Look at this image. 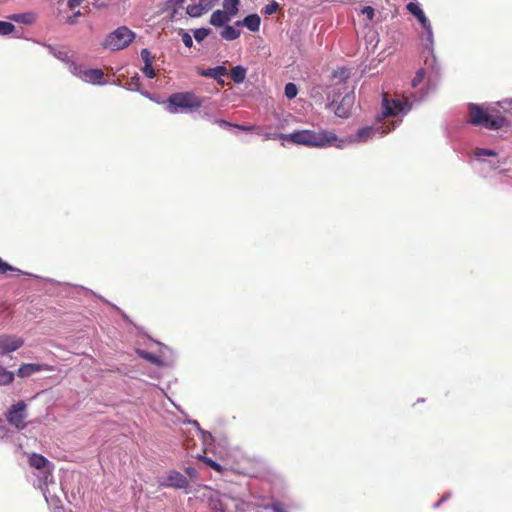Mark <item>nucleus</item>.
Listing matches in <instances>:
<instances>
[{
	"label": "nucleus",
	"instance_id": "nucleus-10",
	"mask_svg": "<svg viewBox=\"0 0 512 512\" xmlns=\"http://www.w3.org/2000/svg\"><path fill=\"white\" fill-rule=\"evenodd\" d=\"M407 102L400 99L389 100L387 94L383 97V114L384 116H396L404 110Z\"/></svg>",
	"mask_w": 512,
	"mask_h": 512
},
{
	"label": "nucleus",
	"instance_id": "nucleus-28",
	"mask_svg": "<svg viewBox=\"0 0 512 512\" xmlns=\"http://www.w3.org/2000/svg\"><path fill=\"white\" fill-rule=\"evenodd\" d=\"M10 272H16L19 274L21 271L15 267L9 265L2 258H0V274L7 275Z\"/></svg>",
	"mask_w": 512,
	"mask_h": 512
},
{
	"label": "nucleus",
	"instance_id": "nucleus-38",
	"mask_svg": "<svg viewBox=\"0 0 512 512\" xmlns=\"http://www.w3.org/2000/svg\"><path fill=\"white\" fill-rule=\"evenodd\" d=\"M425 71L424 69H419L412 80V85L416 87L419 83H421L424 79Z\"/></svg>",
	"mask_w": 512,
	"mask_h": 512
},
{
	"label": "nucleus",
	"instance_id": "nucleus-27",
	"mask_svg": "<svg viewBox=\"0 0 512 512\" xmlns=\"http://www.w3.org/2000/svg\"><path fill=\"white\" fill-rule=\"evenodd\" d=\"M375 133V129L372 127H364L362 129H359L357 132V137L361 141H366L368 138L372 137V135Z\"/></svg>",
	"mask_w": 512,
	"mask_h": 512
},
{
	"label": "nucleus",
	"instance_id": "nucleus-42",
	"mask_svg": "<svg viewBox=\"0 0 512 512\" xmlns=\"http://www.w3.org/2000/svg\"><path fill=\"white\" fill-rule=\"evenodd\" d=\"M82 14L80 11H77L75 12L73 15L67 17L66 19V23L67 24H70V25H74L75 23H77V19L78 17H80Z\"/></svg>",
	"mask_w": 512,
	"mask_h": 512
},
{
	"label": "nucleus",
	"instance_id": "nucleus-13",
	"mask_svg": "<svg viewBox=\"0 0 512 512\" xmlns=\"http://www.w3.org/2000/svg\"><path fill=\"white\" fill-rule=\"evenodd\" d=\"M155 344L158 346L157 354L159 359L166 361L165 363H161V367L172 366L175 362V355L173 350L160 342H155Z\"/></svg>",
	"mask_w": 512,
	"mask_h": 512
},
{
	"label": "nucleus",
	"instance_id": "nucleus-8",
	"mask_svg": "<svg viewBox=\"0 0 512 512\" xmlns=\"http://www.w3.org/2000/svg\"><path fill=\"white\" fill-rule=\"evenodd\" d=\"M72 67L73 75L92 84L100 83L104 77V72L98 68L82 70L81 66L76 63H72Z\"/></svg>",
	"mask_w": 512,
	"mask_h": 512
},
{
	"label": "nucleus",
	"instance_id": "nucleus-20",
	"mask_svg": "<svg viewBox=\"0 0 512 512\" xmlns=\"http://www.w3.org/2000/svg\"><path fill=\"white\" fill-rule=\"evenodd\" d=\"M246 68L243 66H235L230 71V76L236 84L242 83L246 78Z\"/></svg>",
	"mask_w": 512,
	"mask_h": 512
},
{
	"label": "nucleus",
	"instance_id": "nucleus-25",
	"mask_svg": "<svg viewBox=\"0 0 512 512\" xmlns=\"http://www.w3.org/2000/svg\"><path fill=\"white\" fill-rule=\"evenodd\" d=\"M349 77L350 71L345 67L338 68L333 72V78L339 79L340 82H345Z\"/></svg>",
	"mask_w": 512,
	"mask_h": 512
},
{
	"label": "nucleus",
	"instance_id": "nucleus-36",
	"mask_svg": "<svg viewBox=\"0 0 512 512\" xmlns=\"http://www.w3.org/2000/svg\"><path fill=\"white\" fill-rule=\"evenodd\" d=\"M185 0H167V7L173 9L175 13L178 8L183 6Z\"/></svg>",
	"mask_w": 512,
	"mask_h": 512
},
{
	"label": "nucleus",
	"instance_id": "nucleus-47",
	"mask_svg": "<svg viewBox=\"0 0 512 512\" xmlns=\"http://www.w3.org/2000/svg\"><path fill=\"white\" fill-rule=\"evenodd\" d=\"M449 497V494H447L446 496H444L439 502L435 503L434 507H438L440 505V503L442 501H444L445 499H447Z\"/></svg>",
	"mask_w": 512,
	"mask_h": 512
},
{
	"label": "nucleus",
	"instance_id": "nucleus-32",
	"mask_svg": "<svg viewBox=\"0 0 512 512\" xmlns=\"http://www.w3.org/2000/svg\"><path fill=\"white\" fill-rule=\"evenodd\" d=\"M218 2L219 0H199V5L203 13H206L210 11Z\"/></svg>",
	"mask_w": 512,
	"mask_h": 512
},
{
	"label": "nucleus",
	"instance_id": "nucleus-18",
	"mask_svg": "<svg viewBox=\"0 0 512 512\" xmlns=\"http://www.w3.org/2000/svg\"><path fill=\"white\" fill-rule=\"evenodd\" d=\"M199 74L204 77H210L219 81V78L227 75V69L225 66H216L206 70L199 71Z\"/></svg>",
	"mask_w": 512,
	"mask_h": 512
},
{
	"label": "nucleus",
	"instance_id": "nucleus-5",
	"mask_svg": "<svg viewBox=\"0 0 512 512\" xmlns=\"http://www.w3.org/2000/svg\"><path fill=\"white\" fill-rule=\"evenodd\" d=\"M168 111L170 113H178L179 110H194L202 105V100L192 92H178L169 96Z\"/></svg>",
	"mask_w": 512,
	"mask_h": 512
},
{
	"label": "nucleus",
	"instance_id": "nucleus-48",
	"mask_svg": "<svg viewBox=\"0 0 512 512\" xmlns=\"http://www.w3.org/2000/svg\"><path fill=\"white\" fill-rule=\"evenodd\" d=\"M192 424L199 429V424L197 421H193Z\"/></svg>",
	"mask_w": 512,
	"mask_h": 512
},
{
	"label": "nucleus",
	"instance_id": "nucleus-11",
	"mask_svg": "<svg viewBox=\"0 0 512 512\" xmlns=\"http://www.w3.org/2000/svg\"><path fill=\"white\" fill-rule=\"evenodd\" d=\"M354 95L346 94L335 109V114L341 118H348L354 105Z\"/></svg>",
	"mask_w": 512,
	"mask_h": 512
},
{
	"label": "nucleus",
	"instance_id": "nucleus-4",
	"mask_svg": "<svg viewBox=\"0 0 512 512\" xmlns=\"http://www.w3.org/2000/svg\"><path fill=\"white\" fill-rule=\"evenodd\" d=\"M211 504L213 512H262L267 508L228 495H223L217 500H212Z\"/></svg>",
	"mask_w": 512,
	"mask_h": 512
},
{
	"label": "nucleus",
	"instance_id": "nucleus-7",
	"mask_svg": "<svg viewBox=\"0 0 512 512\" xmlns=\"http://www.w3.org/2000/svg\"><path fill=\"white\" fill-rule=\"evenodd\" d=\"M7 421L15 428L21 430L26 426V404L22 401L13 404L6 414Z\"/></svg>",
	"mask_w": 512,
	"mask_h": 512
},
{
	"label": "nucleus",
	"instance_id": "nucleus-26",
	"mask_svg": "<svg viewBox=\"0 0 512 512\" xmlns=\"http://www.w3.org/2000/svg\"><path fill=\"white\" fill-rule=\"evenodd\" d=\"M186 13L193 18L200 17L204 14L199 3L188 5L186 8Z\"/></svg>",
	"mask_w": 512,
	"mask_h": 512
},
{
	"label": "nucleus",
	"instance_id": "nucleus-30",
	"mask_svg": "<svg viewBox=\"0 0 512 512\" xmlns=\"http://www.w3.org/2000/svg\"><path fill=\"white\" fill-rule=\"evenodd\" d=\"M211 33V29L209 28H199L194 31V38L197 42L203 41L209 34Z\"/></svg>",
	"mask_w": 512,
	"mask_h": 512
},
{
	"label": "nucleus",
	"instance_id": "nucleus-33",
	"mask_svg": "<svg viewBox=\"0 0 512 512\" xmlns=\"http://www.w3.org/2000/svg\"><path fill=\"white\" fill-rule=\"evenodd\" d=\"M141 58L144 61V65L153 64L154 56L147 48H143L140 52Z\"/></svg>",
	"mask_w": 512,
	"mask_h": 512
},
{
	"label": "nucleus",
	"instance_id": "nucleus-6",
	"mask_svg": "<svg viewBox=\"0 0 512 512\" xmlns=\"http://www.w3.org/2000/svg\"><path fill=\"white\" fill-rule=\"evenodd\" d=\"M135 36V33L128 27L120 26L105 37L102 46L111 51L122 50L132 43Z\"/></svg>",
	"mask_w": 512,
	"mask_h": 512
},
{
	"label": "nucleus",
	"instance_id": "nucleus-40",
	"mask_svg": "<svg viewBox=\"0 0 512 512\" xmlns=\"http://www.w3.org/2000/svg\"><path fill=\"white\" fill-rule=\"evenodd\" d=\"M142 71L150 79H152L156 76L155 71L152 67V64L144 65Z\"/></svg>",
	"mask_w": 512,
	"mask_h": 512
},
{
	"label": "nucleus",
	"instance_id": "nucleus-22",
	"mask_svg": "<svg viewBox=\"0 0 512 512\" xmlns=\"http://www.w3.org/2000/svg\"><path fill=\"white\" fill-rule=\"evenodd\" d=\"M240 0H223V9L231 16H236L239 10Z\"/></svg>",
	"mask_w": 512,
	"mask_h": 512
},
{
	"label": "nucleus",
	"instance_id": "nucleus-1",
	"mask_svg": "<svg viewBox=\"0 0 512 512\" xmlns=\"http://www.w3.org/2000/svg\"><path fill=\"white\" fill-rule=\"evenodd\" d=\"M277 138L286 140L295 145L322 148L325 146L333 145L341 147L342 140L338 139L337 135L328 130H296L290 134H278Z\"/></svg>",
	"mask_w": 512,
	"mask_h": 512
},
{
	"label": "nucleus",
	"instance_id": "nucleus-31",
	"mask_svg": "<svg viewBox=\"0 0 512 512\" xmlns=\"http://www.w3.org/2000/svg\"><path fill=\"white\" fill-rule=\"evenodd\" d=\"M15 30V26L11 22L0 21V35H8Z\"/></svg>",
	"mask_w": 512,
	"mask_h": 512
},
{
	"label": "nucleus",
	"instance_id": "nucleus-45",
	"mask_svg": "<svg viewBox=\"0 0 512 512\" xmlns=\"http://www.w3.org/2000/svg\"><path fill=\"white\" fill-rule=\"evenodd\" d=\"M272 509H273V511H274V512H286V511L282 508V506H281V504H280V503H274V504L272 505Z\"/></svg>",
	"mask_w": 512,
	"mask_h": 512
},
{
	"label": "nucleus",
	"instance_id": "nucleus-43",
	"mask_svg": "<svg viewBox=\"0 0 512 512\" xmlns=\"http://www.w3.org/2000/svg\"><path fill=\"white\" fill-rule=\"evenodd\" d=\"M204 462L208 466L212 467L213 469H215L217 471H220V469H221L220 465L210 458H204Z\"/></svg>",
	"mask_w": 512,
	"mask_h": 512
},
{
	"label": "nucleus",
	"instance_id": "nucleus-14",
	"mask_svg": "<svg viewBox=\"0 0 512 512\" xmlns=\"http://www.w3.org/2000/svg\"><path fill=\"white\" fill-rule=\"evenodd\" d=\"M407 10L418 19L425 30L431 33V24L418 4L413 2L408 3Z\"/></svg>",
	"mask_w": 512,
	"mask_h": 512
},
{
	"label": "nucleus",
	"instance_id": "nucleus-15",
	"mask_svg": "<svg viewBox=\"0 0 512 512\" xmlns=\"http://www.w3.org/2000/svg\"><path fill=\"white\" fill-rule=\"evenodd\" d=\"M233 16L229 15L228 12L223 10H216L211 14L209 23L215 27H221L231 21Z\"/></svg>",
	"mask_w": 512,
	"mask_h": 512
},
{
	"label": "nucleus",
	"instance_id": "nucleus-34",
	"mask_svg": "<svg viewBox=\"0 0 512 512\" xmlns=\"http://www.w3.org/2000/svg\"><path fill=\"white\" fill-rule=\"evenodd\" d=\"M279 9V4L275 1L267 4L264 8V13L267 15L274 14Z\"/></svg>",
	"mask_w": 512,
	"mask_h": 512
},
{
	"label": "nucleus",
	"instance_id": "nucleus-12",
	"mask_svg": "<svg viewBox=\"0 0 512 512\" xmlns=\"http://www.w3.org/2000/svg\"><path fill=\"white\" fill-rule=\"evenodd\" d=\"M51 368L46 364L27 363L22 364L18 369L19 377H28L41 371H50Z\"/></svg>",
	"mask_w": 512,
	"mask_h": 512
},
{
	"label": "nucleus",
	"instance_id": "nucleus-24",
	"mask_svg": "<svg viewBox=\"0 0 512 512\" xmlns=\"http://www.w3.org/2000/svg\"><path fill=\"white\" fill-rule=\"evenodd\" d=\"M53 54L60 61L66 63V64H69L70 71L72 72V70H73L72 63H74V62L71 60V58H70V56H69L67 51L57 50Z\"/></svg>",
	"mask_w": 512,
	"mask_h": 512
},
{
	"label": "nucleus",
	"instance_id": "nucleus-19",
	"mask_svg": "<svg viewBox=\"0 0 512 512\" xmlns=\"http://www.w3.org/2000/svg\"><path fill=\"white\" fill-rule=\"evenodd\" d=\"M136 353L143 359L147 360L151 364L161 367V363H165V360L159 359L157 353L147 352L143 349H136Z\"/></svg>",
	"mask_w": 512,
	"mask_h": 512
},
{
	"label": "nucleus",
	"instance_id": "nucleus-49",
	"mask_svg": "<svg viewBox=\"0 0 512 512\" xmlns=\"http://www.w3.org/2000/svg\"><path fill=\"white\" fill-rule=\"evenodd\" d=\"M132 81H136V83L138 84V82H139V77H134V78H132Z\"/></svg>",
	"mask_w": 512,
	"mask_h": 512
},
{
	"label": "nucleus",
	"instance_id": "nucleus-23",
	"mask_svg": "<svg viewBox=\"0 0 512 512\" xmlns=\"http://www.w3.org/2000/svg\"><path fill=\"white\" fill-rule=\"evenodd\" d=\"M14 380V373L0 365V386L9 385Z\"/></svg>",
	"mask_w": 512,
	"mask_h": 512
},
{
	"label": "nucleus",
	"instance_id": "nucleus-35",
	"mask_svg": "<svg viewBox=\"0 0 512 512\" xmlns=\"http://www.w3.org/2000/svg\"><path fill=\"white\" fill-rule=\"evenodd\" d=\"M235 128L241 130V131H245V132H249V131H255L257 132L258 134L260 133V128L257 127V126H254V125H240V124H235L233 125Z\"/></svg>",
	"mask_w": 512,
	"mask_h": 512
},
{
	"label": "nucleus",
	"instance_id": "nucleus-21",
	"mask_svg": "<svg viewBox=\"0 0 512 512\" xmlns=\"http://www.w3.org/2000/svg\"><path fill=\"white\" fill-rule=\"evenodd\" d=\"M221 37L225 40H235L240 36V31L235 29L233 26L226 25L220 33Z\"/></svg>",
	"mask_w": 512,
	"mask_h": 512
},
{
	"label": "nucleus",
	"instance_id": "nucleus-3",
	"mask_svg": "<svg viewBox=\"0 0 512 512\" xmlns=\"http://www.w3.org/2000/svg\"><path fill=\"white\" fill-rule=\"evenodd\" d=\"M29 463L38 471L37 477L40 478V483L38 484V487L42 490L46 502L49 505L56 507L60 500L56 495L51 494L49 488L50 484H54L52 482L49 461L42 455L34 453L31 455Z\"/></svg>",
	"mask_w": 512,
	"mask_h": 512
},
{
	"label": "nucleus",
	"instance_id": "nucleus-50",
	"mask_svg": "<svg viewBox=\"0 0 512 512\" xmlns=\"http://www.w3.org/2000/svg\"><path fill=\"white\" fill-rule=\"evenodd\" d=\"M391 130V128H389L388 130H383L382 131V134H386L387 132H389Z\"/></svg>",
	"mask_w": 512,
	"mask_h": 512
},
{
	"label": "nucleus",
	"instance_id": "nucleus-2",
	"mask_svg": "<svg viewBox=\"0 0 512 512\" xmlns=\"http://www.w3.org/2000/svg\"><path fill=\"white\" fill-rule=\"evenodd\" d=\"M468 121L474 126H482L489 130H498L506 125V118L498 111L494 113V110L484 109L474 103L468 105Z\"/></svg>",
	"mask_w": 512,
	"mask_h": 512
},
{
	"label": "nucleus",
	"instance_id": "nucleus-9",
	"mask_svg": "<svg viewBox=\"0 0 512 512\" xmlns=\"http://www.w3.org/2000/svg\"><path fill=\"white\" fill-rule=\"evenodd\" d=\"M24 344L21 337L15 335H1L0 336V355H5L16 351Z\"/></svg>",
	"mask_w": 512,
	"mask_h": 512
},
{
	"label": "nucleus",
	"instance_id": "nucleus-29",
	"mask_svg": "<svg viewBox=\"0 0 512 512\" xmlns=\"http://www.w3.org/2000/svg\"><path fill=\"white\" fill-rule=\"evenodd\" d=\"M285 96L288 98V99H293L297 96V93H298V89H297V86L294 84V83H287L285 85Z\"/></svg>",
	"mask_w": 512,
	"mask_h": 512
},
{
	"label": "nucleus",
	"instance_id": "nucleus-37",
	"mask_svg": "<svg viewBox=\"0 0 512 512\" xmlns=\"http://www.w3.org/2000/svg\"><path fill=\"white\" fill-rule=\"evenodd\" d=\"M181 39H182L183 44L187 48H191L193 46V40H192V37H191V35L189 33L182 31L181 32Z\"/></svg>",
	"mask_w": 512,
	"mask_h": 512
},
{
	"label": "nucleus",
	"instance_id": "nucleus-16",
	"mask_svg": "<svg viewBox=\"0 0 512 512\" xmlns=\"http://www.w3.org/2000/svg\"><path fill=\"white\" fill-rule=\"evenodd\" d=\"M261 24V19L257 14H250L246 16L242 21H237L236 25H244L250 31L256 32L259 30Z\"/></svg>",
	"mask_w": 512,
	"mask_h": 512
},
{
	"label": "nucleus",
	"instance_id": "nucleus-44",
	"mask_svg": "<svg viewBox=\"0 0 512 512\" xmlns=\"http://www.w3.org/2000/svg\"><path fill=\"white\" fill-rule=\"evenodd\" d=\"M85 0H68V7L70 9H75L80 6Z\"/></svg>",
	"mask_w": 512,
	"mask_h": 512
},
{
	"label": "nucleus",
	"instance_id": "nucleus-39",
	"mask_svg": "<svg viewBox=\"0 0 512 512\" xmlns=\"http://www.w3.org/2000/svg\"><path fill=\"white\" fill-rule=\"evenodd\" d=\"M476 155L478 157H480V156H496L497 153L491 149L479 148L476 150Z\"/></svg>",
	"mask_w": 512,
	"mask_h": 512
},
{
	"label": "nucleus",
	"instance_id": "nucleus-41",
	"mask_svg": "<svg viewBox=\"0 0 512 512\" xmlns=\"http://www.w3.org/2000/svg\"><path fill=\"white\" fill-rule=\"evenodd\" d=\"M361 12L363 15H366L369 20H372L374 17V9L371 6L364 7Z\"/></svg>",
	"mask_w": 512,
	"mask_h": 512
},
{
	"label": "nucleus",
	"instance_id": "nucleus-46",
	"mask_svg": "<svg viewBox=\"0 0 512 512\" xmlns=\"http://www.w3.org/2000/svg\"><path fill=\"white\" fill-rule=\"evenodd\" d=\"M216 123H218L222 127L233 126L231 123L227 122L226 120H217Z\"/></svg>",
	"mask_w": 512,
	"mask_h": 512
},
{
	"label": "nucleus",
	"instance_id": "nucleus-17",
	"mask_svg": "<svg viewBox=\"0 0 512 512\" xmlns=\"http://www.w3.org/2000/svg\"><path fill=\"white\" fill-rule=\"evenodd\" d=\"M166 484L176 488H183L187 485V479L184 475L177 471H171L168 474Z\"/></svg>",
	"mask_w": 512,
	"mask_h": 512
}]
</instances>
